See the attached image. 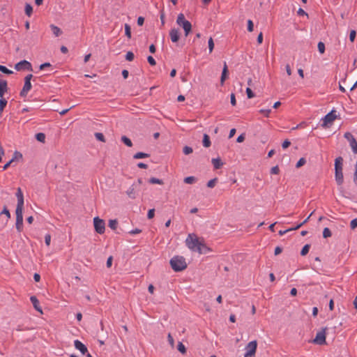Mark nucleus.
<instances>
[{
	"instance_id": "obj_1",
	"label": "nucleus",
	"mask_w": 357,
	"mask_h": 357,
	"mask_svg": "<svg viewBox=\"0 0 357 357\" xmlns=\"http://www.w3.org/2000/svg\"><path fill=\"white\" fill-rule=\"evenodd\" d=\"M186 246L192 251H196L199 254H206L211 250L204 243L202 239L199 238L194 234H188L185 239Z\"/></svg>"
},
{
	"instance_id": "obj_2",
	"label": "nucleus",
	"mask_w": 357,
	"mask_h": 357,
	"mask_svg": "<svg viewBox=\"0 0 357 357\" xmlns=\"http://www.w3.org/2000/svg\"><path fill=\"white\" fill-rule=\"evenodd\" d=\"M343 158L339 156L335 160V177L337 185H340L343 183L344 177L342 172Z\"/></svg>"
},
{
	"instance_id": "obj_3",
	"label": "nucleus",
	"mask_w": 357,
	"mask_h": 357,
	"mask_svg": "<svg viewBox=\"0 0 357 357\" xmlns=\"http://www.w3.org/2000/svg\"><path fill=\"white\" fill-rule=\"evenodd\" d=\"M170 265L175 271H181L186 268L185 259L181 256H175L170 260Z\"/></svg>"
},
{
	"instance_id": "obj_4",
	"label": "nucleus",
	"mask_w": 357,
	"mask_h": 357,
	"mask_svg": "<svg viewBox=\"0 0 357 357\" xmlns=\"http://www.w3.org/2000/svg\"><path fill=\"white\" fill-rule=\"evenodd\" d=\"M176 23L183 29L185 31V36H188L192 31V24L189 21L185 20L183 13L178 14Z\"/></svg>"
},
{
	"instance_id": "obj_5",
	"label": "nucleus",
	"mask_w": 357,
	"mask_h": 357,
	"mask_svg": "<svg viewBox=\"0 0 357 357\" xmlns=\"http://www.w3.org/2000/svg\"><path fill=\"white\" fill-rule=\"evenodd\" d=\"M257 348V342L256 340L250 342L245 347V353L243 357H255Z\"/></svg>"
},
{
	"instance_id": "obj_6",
	"label": "nucleus",
	"mask_w": 357,
	"mask_h": 357,
	"mask_svg": "<svg viewBox=\"0 0 357 357\" xmlns=\"http://www.w3.org/2000/svg\"><path fill=\"white\" fill-rule=\"evenodd\" d=\"M336 119V111L333 109L323 118V123L321 124V126L323 128L329 127V125H331Z\"/></svg>"
},
{
	"instance_id": "obj_7",
	"label": "nucleus",
	"mask_w": 357,
	"mask_h": 357,
	"mask_svg": "<svg viewBox=\"0 0 357 357\" xmlns=\"http://www.w3.org/2000/svg\"><path fill=\"white\" fill-rule=\"evenodd\" d=\"M93 225L97 233L102 234L105 232V224L102 220L100 219L98 217L94 218Z\"/></svg>"
},
{
	"instance_id": "obj_8",
	"label": "nucleus",
	"mask_w": 357,
	"mask_h": 357,
	"mask_svg": "<svg viewBox=\"0 0 357 357\" xmlns=\"http://www.w3.org/2000/svg\"><path fill=\"white\" fill-rule=\"evenodd\" d=\"M327 328H322L320 331L317 332L313 342L317 344H324L326 342V331Z\"/></svg>"
},
{
	"instance_id": "obj_9",
	"label": "nucleus",
	"mask_w": 357,
	"mask_h": 357,
	"mask_svg": "<svg viewBox=\"0 0 357 357\" xmlns=\"http://www.w3.org/2000/svg\"><path fill=\"white\" fill-rule=\"evenodd\" d=\"M22 202H18L17 206L16 208V215H17L16 227L18 231H20V228L22 225Z\"/></svg>"
},
{
	"instance_id": "obj_10",
	"label": "nucleus",
	"mask_w": 357,
	"mask_h": 357,
	"mask_svg": "<svg viewBox=\"0 0 357 357\" xmlns=\"http://www.w3.org/2000/svg\"><path fill=\"white\" fill-rule=\"evenodd\" d=\"M33 77L32 74H29L24 77V96H25V93H26L31 89V80Z\"/></svg>"
},
{
	"instance_id": "obj_11",
	"label": "nucleus",
	"mask_w": 357,
	"mask_h": 357,
	"mask_svg": "<svg viewBox=\"0 0 357 357\" xmlns=\"http://www.w3.org/2000/svg\"><path fill=\"white\" fill-rule=\"evenodd\" d=\"M30 301L34 307V309L38 311L40 314H43V311L42 307L40 306V302L38 298L35 296H31L30 297Z\"/></svg>"
},
{
	"instance_id": "obj_12",
	"label": "nucleus",
	"mask_w": 357,
	"mask_h": 357,
	"mask_svg": "<svg viewBox=\"0 0 357 357\" xmlns=\"http://www.w3.org/2000/svg\"><path fill=\"white\" fill-rule=\"evenodd\" d=\"M169 36L173 43H177L180 39V33L178 29H172L169 31Z\"/></svg>"
},
{
	"instance_id": "obj_13",
	"label": "nucleus",
	"mask_w": 357,
	"mask_h": 357,
	"mask_svg": "<svg viewBox=\"0 0 357 357\" xmlns=\"http://www.w3.org/2000/svg\"><path fill=\"white\" fill-rule=\"evenodd\" d=\"M228 75H229L228 67H227V63L225 61L221 77H220L221 85L224 84L225 81L228 78Z\"/></svg>"
},
{
	"instance_id": "obj_14",
	"label": "nucleus",
	"mask_w": 357,
	"mask_h": 357,
	"mask_svg": "<svg viewBox=\"0 0 357 357\" xmlns=\"http://www.w3.org/2000/svg\"><path fill=\"white\" fill-rule=\"evenodd\" d=\"M74 345L82 354H85L88 351L86 347L78 340L75 341Z\"/></svg>"
},
{
	"instance_id": "obj_15",
	"label": "nucleus",
	"mask_w": 357,
	"mask_h": 357,
	"mask_svg": "<svg viewBox=\"0 0 357 357\" xmlns=\"http://www.w3.org/2000/svg\"><path fill=\"white\" fill-rule=\"evenodd\" d=\"M8 90L7 82L4 79H0V98H3L4 93Z\"/></svg>"
},
{
	"instance_id": "obj_16",
	"label": "nucleus",
	"mask_w": 357,
	"mask_h": 357,
	"mask_svg": "<svg viewBox=\"0 0 357 357\" xmlns=\"http://www.w3.org/2000/svg\"><path fill=\"white\" fill-rule=\"evenodd\" d=\"M211 162H212L215 169H218L221 168L222 166L223 165V162H222V160L220 158H213L211 160Z\"/></svg>"
},
{
	"instance_id": "obj_17",
	"label": "nucleus",
	"mask_w": 357,
	"mask_h": 357,
	"mask_svg": "<svg viewBox=\"0 0 357 357\" xmlns=\"http://www.w3.org/2000/svg\"><path fill=\"white\" fill-rule=\"evenodd\" d=\"M312 214H310L303 222H301V224H299L298 225H297L296 227L294 228H292V229H287V230H284V231H282L280 230L279 231V234L280 236H283L284 234H286L287 231H291V230H296L297 229H298L299 227H301L303 225H304L310 218V217L311 216Z\"/></svg>"
},
{
	"instance_id": "obj_18",
	"label": "nucleus",
	"mask_w": 357,
	"mask_h": 357,
	"mask_svg": "<svg viewBox=\"0 0 357 357\" xmlns=\"http://www.w3.org/2000/svg\"><path fill=\"white\" fill-rule=\"evenodd\" d=\"M50 28L55 36L58 37L60 35H61L62 31L59 27H58L54 24H51Z\"/></svg>"
},
{
	"instance_id": "obj_19",
	"label": "nucleus",
	"mask_w": 357,
	"mask_h": 357,
	"mask_svg": "<svg viewBox=\"0 0 357 357\" xmlns=\"http://www.w3.org/2000/svg\"><path fill=\"white\" fill-rule=\"evenodd\" d=\"M202 143L203 146L206 148H208L211 146V142L210 140V137L207 134L204 135Z\"/></svg>"
},
{
	"instance_id": "obj_20",
	"label": "nucleus",
	"mask_w": 357,
	"mask_h": 357,
	"mask_svg": "<svg viewBox=\"0 0 357 357\" xmlns=\"http://www.w3.org/2000/svg\"><path fill=\"white\" fill-rule=\"evenodd\" d=\"M150 155L149 153H143V152H137L133 155V158L135 159H141L149 158Z\"/></svg>"
},
{
	"instance_id": "obj_21",
	"label": "nucleus",
	"mask_w": 357,
	"mask_h": 357,
	"mask_svg": "<svg viewBox=\"0 0 357 357\" xmlns=\"http://www.w3.org/2000/svg\"><path fill=\"white\" fill-rule=\"evenodd\" d=\"M121 141L127 146H128V147H132V141L128 137H127L126 136H125V135L122 136L121 137Z\"/></svg>"
},
{
	"instance_id": "obj_22",
	"label": "nucleus",
	"mask_w": 357,
	"mask_h": 357,
	"mask_svg": "<svg viewBox=\"0 0 357 357\" xmlns=\"http://www.w3.org/2000/svg\"><path fill=\"white\" fill-rule=\"evenodd\" d=\"M197 181V178L195 176H188L184 178V183L187 184H192L195 183Z\"/></svg>"
},
{
	"instance_id": "obj_23",
	"label": "nucleus",
	"mask_w": 357,
	"mask_h": 357,
	"mask_svg": "<svg viewBox=\"0 0 357 357\" xmlns=\"http://www.w3.org/2000/svg\"><path fill=\"white\" fill-rule=\"evenodd\" d=\"M24 10H25L26 15H27L28 16H31V15L33 13L32 6L30 3H26Z\"/></svg>"
},
{
	"instance_id": "obj_24",
	"label": "nucleus",
	"mask_w": 357,
	"mask_h": 357,
	"mask_svg": "<svg viewBox=\"0 0 357 357\" xmlns=\"http://www.w3.org/2000/svg\"><path fill=\"white\" fill-rule=\"evenodd\" d=\"M349 144L353 152L355 154H357V141L356 140V139L354 138V139H352Z\"/></svg>"
},
{
	"instance_id": "obj_25",
	"label": "nucleus",
	"mask_w": 357,
	"mask_h": 357,
	"mask_svg": "<svg viewBox=\"0 0 357 357\" xmlns=\"http://www.w3.org/2000/svg\"><path fill=\"white\" fill-rule=\"evenodd\" d=\"M149 183H151V184H160V185L163 184L162 180L157 178H155V177L151 178L149 180Z\"/></svg>"
},
{
	"instance_id": "obj_26",
	"label": "nucleus",
	"mask_w": 357,
	"mask_h": 357,
	"mask_svg": "<svg viewBox=\"0 0 357 357\" xmlns=\"http://www.w3.org/2000/svg\"><path fill=\"white\" fill-rule=\"evenodd\" d=\"M125 35L129 39L131 38V27L128 24H125Z\"/></svg>"
},
{
	"instance_id": "obj_27",
	"label": "nucleus",
	"mask_w": 357,
	"mask_h": 357,
	"mask_svg": "<svg viewBox=\"0 0 357 357\" xmlns=\"http://www.w3.org/2000/svg\"><path fill=\"white\" fill-rule=\"evenodd\" d=\"M36 139L40 142H45V135L43 132H38L36 135Z\"/></svg>"
},
{
	"instance_id": "obj_28",
	"label": "nucleus",
	"mask_w": 357,
	"mask_h": 357,
	"mask_svg": "<svg viewBox=\"0 0 357 357\" xmlns=\"http://www.w3.org/2000/svg\"><path fill=\"white\" fill-rule=\"evenodd\" d=\"M318 50L320 52V54H324L325 52V44L320 41L318 43L317 45Z\"/></svg>"
},
{
	"instance_id": "obj_29",
	"label": "nucleus",
	"mask_w": 357,
	"mask_h": 357,
	"mask_svg": "<svg viewBox=\"0 0 357 357\" xmlns=\"http://www.w3.org/2000/svg\"><path fill=\"white\" fill-rule=\"evenodd\" d=\"M0 71L7 75H10L13 73L12 70L8 69L6 66L2 65H0Z\"/></svg>"
},
{
	"instance_id": "obj_30",
	"label": "nucleus",
	"mask_w": 357,
	"mask_h": 357,
	"mask_svg": "<svg viewBox=\"0 0 357 357\" xmlns=\"http://www.w3.org/2000/svg\"><path fill=\"white\" fill-rule=\"evenodd\" d=\"M95 137L98 140V141H100V142H105V136L101 132H96L95 133Z\"/></svg>"
},
{
	"instance_id": "obj_31",
	"label": "nucleus",
	"mask_w": 357,
	"mask_h": 357,
	"mask_svg": "<svg viewBox=\"0 0 357 357\" xmlns=\"http://www.w3.org/2000/svg\"><path fill=\"white\" fill-rule=\"evenodd\" d=\"M310 246L308 244L304 245L301 250V255L302 256H305V255H307L310 250Z\"/></svg>"
},
{
	"instance_id": "obj_32",
	"label": "nucleus",
	"mask_w": 357,
	"mask_h": 357,
	"mask_svg": "<svg viewBox=\"0 0 357 357\" xmlns=\"http://www.w3.org/2000/svg\"><path fill=\"white\" fill-rule=\"evenodd\" d=\"M331 235H332L331 231L328 227H326L324 229V231H323L324 238H326L331 237Z\"/></svg>"
},
{
	"instance_id": "obj_33",
	"label": "nucleus",
	"mask_w": 357,
	"mask_h": 357,
	"mask_svg": "<svg viewBox=\"0 0 357 357\" xmlns=\"http://www.w3.org/2000/svg\"><path fill=\"white\" fill-rule=\"evenodd\" d=\"M127 194H128V195L129 196V197L130 199H135V190H134V188L132 187H130L128 190Z\"/></svg>"
},
{
	"instance_id": "obj_34",
	"label": "nucleus",
	"mask_w": 357,
	"mask_h": 357,
	"mask_svg": "<svg viewBox=\"0 0 357 357\" xmlns=\"http://www.w3.org/2000/svg\"><path fill=\"white\" fill-rule=\"evenodd\" d=\"M27 70L29 71L33 70L31 63L26 60H24V70Z\"/></svg>"
},
{
	"instance_id": "obj_35",
	"label": "nucleus",
	"mask_w": 357,
	"mask_h": 357,
	"mask_svg": "<svg viewBox=\"0 0 357 357\" xmlns=\"http://www.w3.org/2000/svg\"><path fill=\"white\" fill-rule=\"evenodd\" d=\"M7 105V100L3 98H0V112H2Z\"/></svg>"
},
{
	"instance_id": "obj_36",
	"label": "nucleus",
	"mask_w": 357,
	"mask_h": 357,
	"mask_svg": "<svg viewBox=\"0 0 357 357\" xmlns=\"http://www.w3.org/2000/svg\"><path fill=\"white\" fill-rule=\"evenodd\" d=\"M217 181H218V178H213V179L210 180L207 183V187L210 188H213L215 185Z\"/></svg>"
},
{
	"instance_id": "obj_37",
	"label": "nucleus",
	"mask_w": 357,
	"mask_h": 357,
	"mask_svg": "<svg viewBox=\"0 0 357 357\" xmlns=\"http://www.w3.org/2000/svg\"><path fill=\"white\" fill-rule=\"evenodd\" d=\"M208 44L209 53H211L214 48V42L211 37L208 39Z\"/></svg>"
},
{
	"instance_id": "obj_38",
	"label": "nucleus",
	"mask_w": 357,
	"mask_h": 357,
	"mask_svg": "<svg viewBox=\"0 0 357 357\" xmlns=\"http://www.w3.org/2000/svg\"><path fill=\"white\" fill-rule=\"evenodd\" d=\"M135 58V55L132 52H128L126 54V59L128 61H132Z\"/></svg>"
},
{
	"instance_id": "obj_39",
	"label": "nucleus",
	"mask_w": 357,
	"mask_h": 357,
	"mask_svg": "<svg viewBox=\"0 0 357 357\" xmlns=\"http://www.w3.org/2000/svg\"><path fill=\"white\" fill-rule=\"evenodd\" d=\"M192 151H193L192 149L188 146H185L183 149V152L185 155H188L190 153H192Z\"/></svg>"
},
{
	"instance_id": "obj_40",
	"label": "nucleus",
	"mask_w": 357,
	"mask_h": 357,
	"mask_svg": "<svg viewBox=\"0 0 357 357\" xmlns=\"http://www.w3.org/2000/svg\"><path fill=\"white\" fill-rule=\"evenodd\" d=\"M306 162V160L304 158H301L299 159V160L297 162L296 165V168H299L302 166H303Z\"/></svg>"
},
{
	"instance_id": "obj_41",
	"label": "nucleus",
	"mask_w": 357,
	"mask_h": 357,
	"mask_svg": "<svg viewBox=\"0 0 357 357\" xmlns=\"http://www.w3.org/2000/svg\"><path fill=\"white\" fill-rule=\"evenodd\" d=\"M178 350L182 354H185L186 352L185 347L182 342H178Z\"/></svg>"
},
{
	"instance_id": "obj_42",
	"label": "nucleus",
	"mask_w": 357,
	"mask_h": 357,
	"mask_svg": "<svg viewBox=\"0 0 357 357\" xmlns=\"http://www.w3.org/2000/svg\"><path fill=\"white\" fill-rule=\"evenodd\" d=\"M245 91L249 99L255 97V95L250 88L248 87Z\"/></svg>"
},
{
	"instance_id": "obj_43",
	"label": "nucleus",
	"mask_w": 357,
	"mask_h": 357,
	"mask_svg": "<svg viewBox=\"0 0 357 357\" xmlns=\"http://www.w3.org/2000/svg\"><path fill=\"white\" fill-rule=\"evenodd\" d=\"M117 226V221L115 220H110L109 222V227L112 229H115Z\"/></svg>"
},
{
	"instance_id": "obj_44",
	"label": "nucleus",
	"mask_w": 357,
	"mask_h": 357,
	"mask_svg": "<svg viewBox=\"0 0 357 357\" xmlns=\"http://www.w3.org/2000/svg\"><path fill=\"white\" fill-rule=\"evenodd\" d=\"M254 30V24L251 20H248V31L252 32Z\"/></svg>"
},
{
	"instance_id": "obj_45",
	"label": "nucleus",
	"mask_w": 357,
	"mask_h": 357,
	"mask_svg": "<svg viewBox=\"0 0 357 357\" xmlns=\"http://www.w3.org/2000/svg\"><path fill=\"white\" fill-rule=\"evenodd\" d=\"M356 32L355 30H351L349 33V40L353 43L356 38Z\"/></svg>"
},
{
	"instance_id": "obj_46",
	"label": "nucleus",
	"mask_w": 357,
	"mask_h": 357,
	"mask_svg": "<svg viewBox=\"0 0 357 357\" xmlns=\"http://www.w3.org/2000/svg\"><path fill=\"white\" fill-rule=\"evenodd\" d=\"M344 137L349 142V143L352 139H354V137L352 135V134L349 132H345Z\"/></svg>"
},
{
	"instance_id": "obj_47",
	"label": "nucleus",
	"mask_w": 357,
	"mask_h": 357,
	"mask_svg": "<svg viewBox=\"0 0 357 357\" xmlns=\"http://www.w3.org/2000/svg\"><path fill=\"white\" fill-rule=\"evenodd\" d=\"M147 61L151 66H155V64H156V61L152 56H149L147 57Z\"/></svg>"
},
{
	"instance_id": "obj_48",
	"label": "nucleus",
	"mask_w": 357,
	"mask_h": 357,
	"mask_svg": "<svg viewBox=\"0 0 357 357\" xmlns=\"http://www.w3.org/2000/svg\"><path fill=\"white\" fill-rule=\"evenodd\" d=\"M16 195L17 197V201H22V192L20 188H17V191L16 192Z\"/></svg>"
},
{
	"instance_id": "obj_49",
	"label": "nucleus",
	"mask_w": 357,
	"mask_h": 357,
	"mask_svg": "<svg viewBox=\"0 0 357 357\" xmlns=\"http://www.w3.org/2000/svg\"><path fill=\"white\" fill-rule=\"evenodd\" d=\"M280 173V169L278 165L273 167L271 169V174H278Z\"/></svg>"
},
{
	"instance_id": "obj_50",
	"label": "nucleus",
	"mask_w": 357,
	"mask_h": 357,
	"mask_svg": "<svg viewBox=\"0 0 357 357\" xmlns=\"http://www.w3.org/2000/svg\"><path fill=\"white\" fill-rule=\"evenodd\" d=\"M271 112V109H261L259 110V112L261 114H264L266 117L269 116V114H270Z\"/></svg>"
},
{
	"instance_id": "obj_51",
	"label": "nucleus",
	"mask_w": 357,
	"mask_h": 357,
	"mask_svg": "<svg viewBox=\"0 0 357 357\" xmlns=\"http://www.w3.org/2000/svg\"><path fill=\"white\" fill-rule=\"evenodd\" d=\"M1 215H5L6 217V221L7 222L8 220V219L10 218V213H9V211L6 208H4L3 210V211L1 213Z\"/></svg>"
},
{
	"instance_id": "obj_52",
	"label": "nucleus",
	"mask_w": 357,
	"mask_h": 357,
	"mask_svg": "<svg viewBox=\"0 0 357 357\" xmlns=\"http://www.w3.org/2000/svg\"><path fill=\"white\" fill-rule=\"evenodd\" d=\"M350 227L351 229H355L357 227V218H355L351 221Z\"/></svg>"
},
{
	"instance_id": "obj_53",
	"label": "nucleus",
	"mask_w": 357,
	"mask_h": 357,
	"mask_svg": "<svg viewBox=\"0 0 357 357\" xmlns=\"http://www.w3.org/2000/svg\"><path fill=\"white\" fill-rule=\"evenodd\" d=\"M291 145V142L289 139H285L282 144V146L284 149H287Z\"/></svg>"
},
{
	"instance_id": "obj_54",
	"label": "nucleus",
	"mask_w": 357,
	"mask_h": 357,
	"mask_svg": "<svg viewBox=\"0 0 357 357\" xmlns=\"http://www.w3.org/2000/svg\"><path fill=\"white\" fill-rule=\"evenodd\" d=\"M245 133H243V134L240 135L237 137V139H236V142H237L238 143H241V142H243L245 140Z\"/></svg>"
},
{
	"instance_id": "obj_55",
	"label": "nucleus",
	"mask_w": 357,
	"mask_h": 357,
	"mask_svg": "<svg viewBox=\"0 0 357 357\" xmlns=\"http://www.w3.org/2000/svg\"><path fill=\"white\" fill-rule=\"evenodd\" d=\"M45 244L49 246L50 245V242H51V236L50 234H47L45 235Z\"/></svg>"
},
{
	"instance_id": "obj_56",
	"label": "nucleus",
	"mask_w": 357,
	"mask_h": 357,
	"mask_svg": "<svg viewBox=\"0 0 357 357\" xmlns=\"http://www.w3.org/2000/svg\"><path fill=\"white\" fill-rule=\"evenodd\" d=\"M167 339H168L169 343L173 347L174 346V340L170 333L168 334Z\"/></svg>"
},
{
	"instance_id": "obj_57",
	"label": "nucleus",
	"mask_w": 357,
	"mask_h": 357,
	"mask_svg": "<svg viewBox=\"0 0 357 357\" xmlns=\"http://www.w3.org/2000/svg\"><path fill=\"white\" fill-rule=\"evenodd\" d=\"M154 214H155V210L153 208L152 209H150L149 211H148V214H147V217L149 219H151L154 217Z\"/></svg>"
},
{
	"instance_id": "obj_58",
	"label": "nucleus",
	"mask_w": 357,
	"mask_h": 357,
	"mask_svg": "<svg viewBox=\"0 0 357 357\" xmlns=\"http://www.w3.org/2000/svg\"><path fill=\"white\" fill-rule=\"evenodd\" d=\"M15 68L18 70V71H20L22 70V61H19L18 63H17L15 64Z\"/></svg>"
},
{
	"instance_id": "obj_59",
	"label": "nucleus",
	"mask_w": 357,
	"mask_h": 357,
	"mask_svg": "<svg viewBox=\"0 0 357 357\" xmlns=\"http://www.w3.org/2000/svg\"><path fill=\"white\" fill-rule=\"evenodd\" d=\"M297 13L298 15H306L307 17H308V14L301 8H300L298 11H297Z\"/></svg>"
},
{
	"instance_id": "obj_60",
	"label": "nucleus",
	"mask_w": 357,
	"mask_h": 357,
	"mask_svg": "<svg viewBox=\"0 0 357 357\" xmlns=\"http://www.w3.org/2000/svg\"><path fill=\"white\" fill-rule=\"evenodd\" d=\"M231 104L232 106H235L236 105V100L234 93L231 94Z\"/></svg>"
},
{
	"instance_id": "obj_61",
	"label": "nucleus",
	"mask_w": 357,
	"mask_h": 357,
	"mask_svg": "<svg viewBox=\"0 0 357 357\" xmlns=\"http://www.w3.org/2000/svg\"><path fill=\"white\" fill-rule=\"evenodd\" d=\"M137 22L138 26H142L144 24V18L143 17H141V16L137 18Z\"/></svg>"
},
{
	"instance_id": "obj_62",
	"label": "nucleus",
	"mask_w": 357,
	"mask_h": 357,
	"mask_svg": "<svg viewBox=\"0 0 357 357\" xmlns=\"http://www.w3.org/2000/svg\"><path fill=\"white\" fill-rule=\"evenodd\" d=\"M257 41L259 44L262 43L263 42V33L260 32L257 36Z\"/></svg>"
},
{
	"instance_id": "obj_63",
	"label": "nucleus",
	"mask_w": 357,
	"mask_h": 357,
	"mask_svg": "<svg viewBox=\"0 0 357 357\" xmlns=\"http://www.w3.org/2000/svg\"><path fill=\"white\" fill-rule=\"evenodd\" d=\"M14 158L11 159L3 167V169L6 170L9 166H10L14 162Z\"/></svg>"
},
{
	"instance_id": "obj_64",
	"label": "nucleus",
	"mask_w": 357,
	"mask_h": 357,
	"mask_svg": "<svg viewBox=\"0 0 357 357\" xmlns=\"http://www.w3.org/2000/svg\"><path fill=\"white\" fill-rule=\"evenodd\" d=\"M354 181L355 182L357 181V160H356V165H355V172H354Z\"/></svg>"
}]
</instances>
